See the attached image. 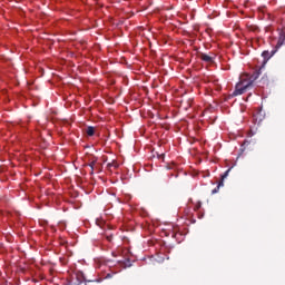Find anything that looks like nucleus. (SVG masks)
<instances>
[{"label": "nucleus", "instance_id": "1", "mask_svg": "<svg viewBox=\"0 0 285 285\" xmlns=\"http://www.w3.org/2000/svg\"><path fill=\"white\" fill-rule=\"evenodd\" d=\"M83 282H87L86 275H83V272L76 271L73 275L71 276V284L72 285H80L83 284Z\"/></svg>", "mask_w": 285, "mask_h": 285}, {"label": "nucleus", "instance_id": "2", "mask_svg": "<svg viewBox=\"0 0 285 285\" xmlns=\"http://www.w3.org/2000/svg\"><path fill=\"white\" fill-rule=\"evenodd\" d=\"M237 83L249 90V88L253 86V80L250 79V75L248 73L242 75Z\"/></svg>", "mask_w": 285, "mask_h": 285}, {"label": "nucleus", "instance_id": "3", "mask_svg": "<svg viewBox=\"0 0 285 285\" xmlns=\"http://www.w3.org/2000/svg\"><path fill=\"white\" fill-rule=\"evenodd\" d=\"M247 90H248V88H246L237 82L235 86V90L232 94V97H239V95H244Z\"/></svg>", "mask_w": 285, "mask_h": 285}, {"label": "nucleus", "instance_id": "4", "mask_svg": "<svg viewBox=\"0 0 285 285\" xmlns=\"http://www.w3.org/2000/svg\"><path fill=\"white\" fill-rule=\"evenodd\" d=\"M199 59L202 61H205V63H213L215 61V58L213 56H208L204 52L198 53Z\"/></svg>", "mask_w": 285, "mask_h": 285}, {"label": "nucleus", "instance_id": "5", "mask_svg": "<svg viewBox=\"0 0 285 285\" xmlns=\"http://www.w3.org/2000/svg\"><path fill=\"white\" fill-rule=\"evenodd\" d=\"M282 46H285V32H284V31H281V32H279L278 41H277V43H276V46H275V49H276V50H279V48H281Z\"/></svg>", "mask_w": 285, "mask_h": 285}, {"label": "nucleus", "instance_id": "6", "mask_svg": "<svg viewBox=\"0 0 285 285\" xmlns=\"http://www.w3.org/2000/svg\"><path fill=\"white\" fill-rule=\"evenodd\" d=\"M275 52H277L276 48H275V50H272V52L263 51L262 57L264 58V61H268V59H271L275 55Z\"/></svg>", "mask_w": 285, "mask_h": 285}, {"label": "nucleus", "instance_id": "7", "mask_svg": "<svg viewBox=\"0 0 285 285\" xmlns=\"http://www.w3.org/2000/svg\"><path fill=\"white\" fill-rule=\"evenodd\" d=\"M259 75H262V68L258 70L254 71L253 75L249 76V79L252 80L253 83L259 79Z\"/></svg>", "mask_w": 285, "mask_h": 285}, {"label": "nucleus", "instance_id": "8", "mask_svg": "<svg viewBox=\"0 0 285 285\" xmlns=\"http://www.w3.org/2000/svg\"><path fill=\"white\" fill-rule=\"evenodd\" d=\"M86 132H87L88 137H94L95 136V127H92V126L87 127Z\"/></svg>", "mask_w": 285, "mask_h": 285}, {"label": "nucleus", "instance_id": "9", "mask_svg": "<svg viewBox=\"0 0 285 285\" xmlns=\"http://www.w3.org/2000/svg\"><path fill=\"white\" fill-rule=\"evenodd\" d=\"M222 186H224V183L223 180H220L217 185V187H215L213 190H212V195H215L217 193H219V188H222Z\"/></svg>", "mask_w": 285, "mask_h": 285}, {"label": "nucleus", "instance_id": "10", "mask_svg": "<svg viewBox=\"0 0 285 285\" xmlns=\"http://www.w3.org/2000/svg\"><path fill=\"white\" fill-rule=\"evenodd\" d=\"M97 164V158H94L90 164L89 167L91 168V175L95 173V166Z\"/></svg>", "mask_w": 285, "mask_h": 285}, {"label": "nucleus", "instance_id": "11", "mask_svg": "<svg viewBox=\"0 0 285 285\" xmlns=\"http://www.w3.org/2000/svg\"><path fill=\"white\" fill-rule=\"evenodd\" d=\"M120 264H122V266H125V268H130V266H132L131 264H130V259H126V261H124V262H120Z\"/></svg>", "mask_w": 285, "mask_h": 285}, {"label": "nucleus", "instance_id": "12", "mask_svg": "<svg viewBox=\"0 0 285 285\" xmlns=\"http://www.w3.org/2000/svg\"><path fill=\"white\" fill-rule=\"evenodd\" d=\"M232 168H228L220 177H222V180L220 181H224V179H226V177H228V174L230 173Z\"/></svg>", "mask_w": 285, "mask_h": 285}, {"label": "nucleus", "instance_id": "13", "mask_svg": "<svg viewBox=\"0 0 285 285\" xmlns=\"http://www.w3.org/2000/svg\"><path fill=\"white\" fill-rule=\"evenodd\" d=\"M107 166H108V168H112V167L114 168H118V165L115 161L114 163H109Z\"/></svg>", "mask_w": 285, "mask_h": 285}, {"label": "nucleus", "instance_id": "14", "mask_svg": "<svg viewBox=\"0 0 285 285\" xmlns=\"http://www.w3.org/2000/svg\"><path fill=\"white\" fill-rule=\"evenodd\" d=\"M107 242H112V235L107 236Z\"/></svg>", "mask_w": 285, "mask_h": 285}, {"label": "nucleus", "instance_id": "15", "mask_svg": "<svg viewBox=\"0 0 285 285\" xmlns=\"http://www.w3.org/2000/svg\"><path fill=\"white\" fill-rule=\"evenodd\" d=\"M107 277H110V274H108Z\"/></svg>", "mask_w": 285, "mask_h": 285}]
</instances>
